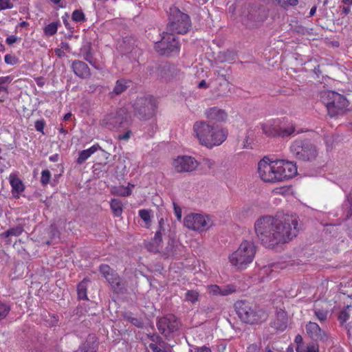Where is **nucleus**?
Here are the masks:
<instances>
[{
	"label": "nucleus",
	"mask_w": 352,
	"mask_h": 352,
	"mask_svg": "<svg viewBox=\"0 0 352 352\" xmlns=\"http://www.w3.org/2000/svg\"><path fill=\"white\" fill-rule=\"evenodd\" d=\"M254 231L261 243L267 248L285 243L296 237L298 232V218L286 214L281 217L263 216L254 223Z\"/></svg>",
	"instance_id": "nucleus-1"
},
{
	"label": "nucleus",
	"mask_w": 352,
	"mask_h": 352,
	"mask_svg": "<svg viewBox=\"0 0 352 352\" xmlns=\"http://www.w3.org/2000/svg\"><path fill=\"white\" fill-rule=\"evenodd\" d=\"M258 174L264 182L276 183L295 176L297 174V166L292 162L271 160L265 157L258 163Z\"/></svg>",
	"instance_id": "nucleus-2"
},
{
	"label": "nucleus",
	"mask_w": 352,
	"mask_h": 352,
	"mask_svg": "<svg viewBox=\"0 0 352 352\" xmlns=\"http://www.w3.org/2000/svg\"><path fill=\"white\" fill-rule=\"evenodd\" d=\"M192 136L200 145L211 149L220 146L226 141L228 131L218 125L199 120L192 124Z\"/></svg>",
	"instance_id": "nucleus-3"
},
{
	"label": "nucleus",
	"mask_w": 352,
	"mask_h": 352,
	"mask_svg": "<svg viewBox=\"0 0 352 352\" xmlns=\"http://www.w3.org/2000/svg\"><path fill=\"white\" fill-rule=\"evenodd\" d=\"M256 252V245L249 240L243 241L239 248L230 254V265L238 270H245L254 261Z\"/></svg>",
	"instance_id": "nucleus-4"
},
{
	"label": "nucleus",
	"mask_w": 352,
	"mask_h": 352,
	"mask_svg": "<svg viewBox=\"0 0 352 352\" xmlns=\"http://www.w3.org/2000/svg\"><path fill=\"white\" fill-rule=\"evenodd\" d=\"M234 308L239 318L246 323H257L265 320L267 318L265 311L247 301L236 302Z\"/></svg>",
	"instance_id": "nucleus-5"
},
{
	"label": "nucleus",
	"mask_w": 352,
	"mask_h": 352,
	"mask_svg": "<svg viewBox=\"0 0 352 352\" xmlns=\"http://www.w3.org/2000/svg\"><path fill=\"white\" fill-rule=\"evenodd\" d=\"M168 29L173 33L186 34L191 28L190 16L182 12L178 8H170Z\"/></svg>",
	"instance_id": "nucleus-6"
},
{
	"label": "nucleus",
	"mask_w": 352,
	"mask_h": 352,
	"mask_svg": "<svg viewBox=\"0 0 352 352\" xmlns=\"http://www.w3.org/2000/svg\"><path fill=\"white\" fill-rule=\"evenodd\" d=\"M131 122V113L126 108H121L104 116L100 121V124L111 130L117 127H125L129 125Z\"/></svg>",
	"instance_id": "nucleus-7"
},
{
	"label": "nucleus",
	"mask_w": 352,
	"mask_h": 352,
	"mask_svg": "<svg viewBox=\"0 0 352 352\" xmlns=\"http://www.w3.org/2000/svg\"><path fill=\"white\" fill-rule=\"evenodd\" d=\"M322 99L325 104L328 113L331 117L342 113L348 106L346 98L335 91L323 92Z\"/></svg>",
	"instance_id": "nucleus-8"
},
{
	"label": "nucleus",
	"mask_w": 352,
	"mask_h": 352,
	"mask_svg": "<svg viewBox=\"0 0 352 352\" xmlns=\"http://www.w3.org/2000/svg\"><path fill=\"white\" fill-rule=\"evenodd\" d=\"M291 153L298 160H314L318 154L315 145L308 141L296 140L290 146Z\"/></svg>",
	"instance_id": "nucleus-9"
},
{
	"label": "nucleus",
	"mask_w": 352,
	"mask_h": 352,
	"mask_svg": "<svg viewBox=\"0 0 352 352\" xmlns=\"http://www.w3.org/2000/svg\"><path fill=\"white\" fill-rule=\"evenodd\" d=\"M134 114L140 119H146L154 113L157 107L155 99L151 96L138 98L133 104Z\"/></svg>",
	"instance_id": "nucleus-10"
},
{
	"label": "nucleus",
	"mask_w": 352,
	"mask_h": 352,
	"mask_svg": "<svg viewBox=\"0 0 352 352\" xmlns=\"http://www.w3.org/2000/svg\"><path fill=\"white\" fill-rule=\"evenodd\" d=\"M179 43L176 36L170 33H163L161 41L155 43V50L162 55L177 54L179 51Z\"/></svg>",
	"instance_id": "nucleus-11"
},
{
	"label": "nucleus",
	"mask_w": 352,
	"mask_h": 352,
	"mask_svg": "<svg viewBox=\"0 0 352 352\" xmlns=\"http://www.w3.org/2000/svg\"><path fill=\"white\" fill-rule=\"evenodd\" d=\"M184 226L195 231H204L211 226L210 219L208 216L201 214H190L184 218Z\"/></svg>",
	"instance_id": "nucleus-12"
},
{
	"label": "nucleus",
	"mask_w": 352,
	"mask_h": 352,
	"mask_svg": "<svg viewBox=\"0 0 352 352\" xmlns=\"http://www.w3.org/2000/svg\"><path fill=\"white\" fill-rule=\"evenodd\" d=\"M172 166L177 173L191 172L199 166L195 157L189 155H180L173 160Z\"/></svg>",
	"instance_id": "nucleus-13"
},
{
	"label": "nucleus",
	"mask_w": 352,
	"mask_h": 352,
	"mask_svg": "<svg viewBox=\"0 0 352 352\" xmlns=\"http://www.w3.org/2000/svg\"><path fill=\"white\" fill-rule=\"evenodd\" d=\"M179 322L175 316L170 315L159 320L157 327L159 331L165 336H168L179 328Z\"/></svg>",
	"instance_id": "nucleus-14"
},
{
	"label": "nucleus",
	"mask_w": 352,
	"mask_h": 352,
	"mask_svg": "<svg viewBox=\"0 0 352 352\" xmlns=\"http://www.w3.org/2000/svg\"><path fill=\"white\" fill-rule=\"evenodd\" d=\"M305 330L313 340L324 342L328 338L327 333L316 322H309L305 326Z\"/></svg>",
	"instance_id": "nucleus-15"
},
{
	"label": "nucleus",
	"mask_w": 352,
	"mask_h": 352,
	"mask_svg": "<svg viewBox=\"0 0 352 352\" xmlns=\"http://www.w3.org/2000/svg\"><path fill=\"white\" fill-rule=\"evenodd\" d=\"M208 292L212 296H228L234 293L236 288L232 285H226L220 287L217 285H210L207 286Z\"/></svg>",
	"instance_id": "nucleus-16"
},
{
	"label": "nucleus",
	"mask_w": 352,
	"mask_h": 352,
	"mask_svg": "<svg viewBox=\"0 0 352 352\" xmlns=\"http://www.w3.org/2000/svg\"><path fill=\"white\" fill-rule=\"evenodd\" d=\"M206 118L217 122H223L227 119L228 115L226 112L216 107L208 109L205 111Z\"/></svg>",
	"instance_id": "nucleus-17"
},
{
	"label": "nucleus",
	"mask_w": 352,
	"mask_h": 352,
	"mask_svg": "<svg viewBox=\"0 0 352 352\" xmlns=\"http://www.w3.org/2000/svg\"><path fill=\"white\" fill-rule=\"evenodd\" d=\"M313 311L320 322L325 321L329 314L327 303L325 302H316Z\"/></svg>",
	"instance_id": "nucleus-18"
},
{
	"label": "nucleus",
	"mask_w": 352,
	"mask_h": 352,
	"mask_svg": "<svg viewBox=\"0 0 352 352\" xmlns=\"http://www.w3.org/2000/svg\"><path fill=\"white\" fill-rule=\"evenodd\" d=\"M72 69L75 74L82 78H85L90 76V71L87 65L82 61H74L72 63Z\"/></svg>",
	"instance_id": "nucleus-19"
},
{
	"label": "nucleus",
	"mask_w": 352,
	"mask_h": 352,
	"mask_svg": "<svg viewBox=\"0 0 352 352\" xmlns=\"http://www.w3.org/2000/svg\"><path fill=\"white\" fill-rule=\"evenodd\" d=\"M287 325V316L284 311H280L277 313L276 318L272 322V327L279 331H283Z\"/></svg>",
	"instance_id": "nucleus-20"
},
{
	"label": "nucleus",
	"mask_w": 352,
	"mask_h": 352,
	"mask_svg": "<svg viewBox=\"0 0 352 352\" xmlns=\"http://www.w3.org/2000/svg\"><path fill=\"white\" fill-rule=\"evenodd\" d=\"M102 150L101 147L98 144H95L90 148L82 150L79 152L78 157L76 160V162L78 164L84 163L89 157H91L96 151Z\"/></svg>",
	"instance_id": "nucleus-21"
},
{
	"label": "nucleus",
	"mask_w": 352,
	"mask_h": 352,
	"mask_svg": "<svg viewBox=\"0 0 352 352\" xmlns=\"http://www.w3.org/2000/svg\"><path fill=\"white\" fill-rule=\"evenodd\" d=\"M263 133L268 137L278 136V122H267L261 124Z\"/></svg>",
	"instance_id": "nucleus-22"
},
{
	"label": "nucleus",
	"mask_w": 352,
	"mask_h": 352,
	"mask_svg": "<svg viewBox=\"0 0 352 352\" xmlns=\"http://www.w3.org/2000/svg\"><path fill=\"white\" fill-rule=\"evenodd\" d=\"M9 180L12 188L13 196L14 197H19V194L24 190V185L22 181L15 175H10Z\"/></svg>",
	"instance_id": "nucleus-23"
},
{
	"label": "nucleus",
	"mask_w": 352,
	"mask_h": 352,
	"mask_svg": "<svg viewBox=\"0 0 352 352\" xmlns=\"http://www.w3.org/2000/svg\"><path fill=\"white\" fill-rule=\"evenodd\" d=\"M152 342L149 344V348L153 352H167V351L164 349V342L162 340V338L157 336L153 335L150 337Z\"/></svg>",
	"instance_id": "nucleus-24"
},
{
	"label": "nucleus",
	"mask_w": 352,
	"mask_h": 352,
	"mask_svg": "<svg viewBox=\"0 0 352 352\" xmlns=\"http://www.w3.org/2000/svg\"><path fill=\"white\" fill-rule=\"evenodd\" d=\"M164 225L165 221L163 218H161L159 221V229L156 232L155 237L153 239V242L156 245V247L153 249H151V250L158 251L159 245L162 241V232L164 231Z\"/></svg>",
	"instance_id": "nucleus-25"
},
{
	"label": "nucleus",
	"mask_w": 352,
	"mask_h": 352,
	"mask_svg": "<svg viewBox=\"0 0 352 352\" xmlns=\"http://www.w3.org/2000/svg\"><path fill=\"white\" fill-rule=\"evenodd\" d=\"M295 132V127L292 124H288L287 125L279 126L278 125V136L282 138H286L292 135Z\"/></svg>",
	"instance_id": "nucleus-26"
},
{
	"label": "nucleus",
	"mask_w": 352,
	"mask_h": 352,
	"mask_svg": "<svg viewBox=\"0 0 352 352\" xmlns=\"http://www.w3.org/2000/svg\"><path fill=\"white\" fill-rule=\"evenodd\" d=\"M100 271L104 276V277L107 280L111 285H114V281L113 280V276L116 273H114L110 267L107 265H101L100 267Z\"/></svg>",
	"instance_id": "nucleus-27"
},
{
	"label": "nucleus",
	"mask_w": 352,
	"mask_h": 352,
	"mask_svg": "<svg viewBox=\"0 0 352 352\" xmlns=\"http://www.w3.org/2000/svg\"><path fill=\"white\" fill-rule=\"evenodd\" d=\"M131 82L124 79L117 80L116 86L113 89V92L116 95H119L124 92L129 86Z\"/></svg>",
	"instance_id": "nucleus-28"
},
{
	"label": "nucleus",
	"mask_w": 352,
	"mask_h": 352,
	"mask_svg": "<svg viewBox=\"0 0 352 352\" xmlns=\"http://www.w3.org/2000/svg\"><path fill=\"white\" fill-rule=\"evenodd\" d=\"M87 280L85 278L80 282L77 287V292L78 298L80 300H87Z\"/></svg>",
	"instance_id": "nucleus-29"
},
{
	"label": "nucleus",
	"mask_w": 352,
	"mask_h": 352,
	"mask_svg": "<svg viewBox=\"0 0 352 352\" xmlns=\"http://www.w3.org/2000/svg\"><path fill=\"white\" fill-rule=\"evenodd\" d=\"M133 188V185L129 184L127 187L119 186L114 188L111 192L115 195L125 197L131 195Z\"/></svg>",
	"instance_id": "nucleus-30"
},
{
	"label": "nucleus",
	"mask_w": 352,
	"mask_h": 352,
	"mask_svg": "<svg viewBox=\"0 0 352 352\" xmlns=\"http://www.w3.org/2000/svg\"><path fill=\"white\" fill-rule=\"evenodd\" d=\"M111 208L116 217H120L122 213V204L118 200L113 199L110 203Z\"/></svg>",
	"instance_id": "nucleus-31"
},
{
	"label": "nucleus",
	"mask_w": 352,
	"mask_h": 352,
	"mask_svg": "<svg viewBox=\"0 0 352 352\" xmlns=\"http://www.w3.org/2000/svg\"><path fill=\"white\" fill-rule=\"evenodd\" d=\"M319 347L317 344L309 343L307 346L298 345L296 346V352H318Z\"/></svg>",
	"instance_id": "nucleus-32"
},
{
	"label": "nucleus",
	"mask_w": 352,
	"mask_h": 352,
	"mask_svg": "<svg viewBox=\"0 0 352 352\" xmlns=\"http://www.w3.org/2000/svg\"><path fill=\"white\" fill-rule=\"evenodd\" d=\"M151 210L142 209L138 211L140 217L144 221L145 226L149 228L151 225Z\"/></svg>",
	"instance_id": "nucleus-33"
},
{
	"label": "nucleus",
	"mask_w": 352,
	"mask_h": 352,
	"mask_svg": "<svg viewBox=\"0 0 352 352\" xmlns=\"http://www.w3.org/2000/svg\"><path fill=\"white\" fill-rule=\"evenodd\" d=\"M59 25L58 22H52L48 24L43 30L45 34L48 36L54 35L57 32Z\"/></svg>",
	"instance_id": "nucleus-34"
},
{
	"label": "nucleus",
	"mask_w": 352,
	"mask_h": 352,
	"mask_svg": "<svg viewBox=\"0 0 352 352\" xmlns=\"http://www.w3.org/2000/svg\"><path fill=\"white\" fill-rule=\"evenodd\" d=\"M12 76H6L0 77V91L8 93V85L11 83L13 80Z\"/></svg>",
	"instance_id": "nucleus-35"
},
{
	"label": "nucleus",
	"mask_w": 352,
	"mask_h": 352,
	"mask_svg": "<svg viewBox=\"0 0 352 352\" xmlns=\"http://www.w3.org/2000/svg\"><path fill=\"white\" fill-rule=\"evenodd\" d=\"M199 297V292L196 290H188L185 294V299L187 301L195 303L198 301Z\"/></svg>",
	"instance_id": "nucleus-36"
},
{
	"label": "nucleus",
	"mask_w": 352,
	"mask_h": 352,
	"mask_svg": "<svg viewBox=\"0 0 352 352\" xmlns=\"http://www.w3.org/2000/svg\"><path fill=\"white\" fill-rule=\"evenodd\" d=\"M23 231V228L21 226H17L14 228H12L7 230L6 232L3 233V235L6 237H8L10 236H19Z\"/></svg>",
	"instance_id": "nucleus-37"
},
{
	"label": "nucleus",
	"mask_w": 352,
	"mask_h": 352,
	"mask_svg": "<svg viewBox=\"0 0 352 352\" xmlns=\"http://www.w3.org/2000/svg\"><path fill=\"white\" fill-rule=\"evenodd\" d=\"M72 19L76 22H83L85 21V16L82 10H76L72 13Z\"/></svg>",
	"instance_id": "nucleus-38"
},
{
	"label": "nucleus",
	"mask_w": 352,
	"mask_h": 352,
	"mask_svg": "<svg viewBox=\"0 0 352 352\" xmlns=\"http://www.w3.org/2000/svg\"><path fill=\"white\" fill-rule=\"evenodd\" d=\"M51 178V173L48 170H43L41 172V182L43 185L47 184Z\"/></svg>",
	"instance_id": "nucleus-39"
},
{
	"label": "nucleus",
	"mask_w": 352,
	"mask_h": 352,
	"mask_svg": "<svg viewBox=\"0 0 352 352\" xmlns=\"http://www.w3.org/2000/svg\"><path fill=\"white\" fill-rule=\"evenodd\" d=\"M5 63L10 65H14L19 63V59L15 56L6 54L4 57Z\"/></svg>",
	"instance_id": "nucleus-40"
},
{
	"label": "nucleus",
	"mask_w": 352,
	"mask_h": 352,
	"mask_svg": "<svg viewBox=\"0 0 352 352\" xmlns=\"http://www.w3.org/2000/svg\"><path fill=\"white\" fill-rule=\"evenodd\" d=\"M9 311L10 307L7 305L0 302V321L6 317Z\"/></svg>",
	"instance_id": "nucleus-41"
},
{
	"label": "nucleus",
	"mask_w": 352,
	"mask_h": 352,
	"mask_svg": "<svg viewBox=\"0 0 352 352\" xmlns=\"http://www.w3.org/2000/svg\"><path fill=\"white\" fill-rule=\"evenodd\" d=\"M113 280L114 281V285H111V287L116 292L120 291L122 289L121 280L117 274H114V276H113Z\"/></svg>",
	"instance_id": "nucleus-42"
},
{
	"label": "nucleus",
	"mask_w": 352,
	"mask_h": 352,
	"mask_svg": "<svg viewBox=\"0 0 352 352\" xmlns=\"http://www.w3.org/2000/svg\"><path fill=\"white\" fill-rule=\"evenodd\" d=\"M12 7L10 0H0V10L11 9Z\"/></svg>",
	"instance_id": "nucleus-43"
},
{
	"label": "nucleus",
	"mask_w": 352,
	"mask_h": 352,
	"mask_svg": "<svg viewBox=\"0 0 352 352\" xmlns=\"http://www.w3.org/2000/svg\"><path fill=\"white\" fill-rule=\"evenodd\" d=\"M124 317L126 318L127 320H129L133 325H135V326H136L138 327H140L142 326V322L140 320H138V318H133V317H132L130 315L126 314L124 316Z\"/></svg>",
	"instance_id": "nucleus-44"
},
{
	"label": "nucleus",
	"mask_w": 352,
	"mask_h": 352,
	"mask_svg": "<svg viewBox=\"0 0 352 352\" xmlns=\"http://www.w3.org/2000/svg\"><path fill=\"white\" fill-rule=\"evenodd\" d=\"M349 318V314L346 310L342 311L338 316V319L341 323L345 322Z\"/></svg>",
	"instance_id": "nucleus-45"
},
{
	"label": "nucleus",
	"mask_w": 352,
	"mask_h": 352,
	"mask_svg": "<svg viewBox=\"0 0 352 352\" xmlns=\"http://www.w3.org/2000/svg\"><path fill=\"white\" fill-rule=\"evenodd\" d=\"M45 122L43 120H37L35 122V129L36 131L43 133Z\"/></svg>",
	"instance_id": "nucleus-46"
},
{
	"label": "nucleus",
	"mask_w": 352,
	"mask_h": 352,
	"mask_svg": "<svg viewBox=\"0 0 352 352\" xmlns=\"http://www.w3.org/2000/svg\"><path fill=\"white\" fill-rule=\"evenodd\" d=\"M261 346L256 344H250L247 347L246 352H260Z\"/></svg>",
	"instance_id": "nucleus-47"
},
{
	"label": "nucleus",
	"mask_w": 352,
	"mask_h": 352,
	"mask_svg": "<svg viewBox=\"0 0 352 352\" xmlns=\"http://www.w3.org/2000/svg\"><path fill=\"white\" fill-rule=\"evenodd\" d=\"M278 269L277 265H273L272 266L265 267L262 270V273L263 274H268L270 272H272L274 271L276 272V270Z\"/></svg>",
	"instance_id": "nucleus-48"
},
{
	"label": "nucleus",
	"mask_w": 352,
	"mask_h": 352,
	"mask_svg": "<svg viewBox=\"0 0 352 352\" xmlns=\"http://www.w3.org/2000/svg\"><path fill=\"white\" fill-rule=\"evenodd\" d=\"M19 41V38L14 35H10L6 38V42L8 45H11Z\"/></svg>",
	"instance_id": "nucleus-49"
},
{
	"label": "nucleus",
	"mask_w": 352,
	"mask_h": 352,
	"mask_svg": "<svg viewBox=\"0 0 352 352\" xmlns=\"http://www.w3.org/2000/svg\"><path fill=\"white\" fill-rule=\"evenodd\" d=\"M174 205V212L178 220H181L182 219V209L179 206H177L175 204Z\"/></svg>",
	"instance_id": "nucleus-50"
},
{
	"label": "nucleus",
	"mask_w": 352,
	"mask_h": 352,
	"mask_svg": "<svg viewBox=\"0 0 352 352\" xmlns=\"http://www.w3.org/2000/svg\"><path fill=\"white\" fill-rule=\"evenodd\" d=\"M174 242L172 241L171 243H169L168 247H170V250H168L167 256H174L177 255L175 250H173V248L174 247Z\"/></svg>",
	"instance_id": "nucleus-51"
},
{
	"label": "nucleus",
	"mask_w": 352,
	"mask_h": 352,
	"mask_svg": "<svg viewBox=\"0 0 352 352\" xmlns=\"http://www.w3.org/2000/svg\"><path fill=\"white\" fill-rule=\"evenodd\" d=\"M131 135V131H127L125 133L119 135L120 140H128Z\"/></svg>",
	"instance_id": "nucleus-52"
},
{
	"label": "nucleus",
	"mask_w": 352,
	"mask_h": 352,
	"mask_svg": "<svg viewBox=\"0 0 352 352\" xmlns=\"http://www.w3.org/2000/svg\"><path fill=\"white\" fill-rule=\"evenodd\" d=\"M285 8L287 6H296L298 3V0H285Z\"/></svg>",
	"instance_id": "nucleus-53"
},
{
	"label": "nucleus",
	"mask_w": 352,
	"mask_h": 352,
	"mask_svg": "<svg viewBox=\"0 0 352 352\" xmlns=\"http://www.w3.org/2000/svg\"><path fill=\"white\" fill-rule=\"evenodd\" d=\"M295 342L298 345H304L302 343V337L300 335H297L295 338Z\"/></svg>",
	"instance_id": "nucleus-54"
},
{
	"label": "nucleus",
	"mask_w": 352,
	"mask_h": 352,
	"mask_svg": "<svg viewBox=\"0 0 352 352\" xmlns=\"http://www.w3.org/2000/svg\"><path fill=\"white\" fill-rule=\"evenodd\" d=\"M351 7L349 6H346L342 8V12L344 15H347L351 12Z\"/></svg>",
	"instance_id": "nucleus-55"
},
{
	"label": "nucleus",
	"mask_w": 352,
	"mask_h": 352,
	"mask_svg": "<svg viewBox=\"0 0 352 352\" xmlns=\"http://www.w3.org/2000/svg\"><path fill=\"white\" fill-rule=\"evenodd\" d=\"M55 53L59 57L64 56V52L62 49L57 48L55 50Z\"/></svg>",
	"instance_id": "nucleus-56"
},
{
	"label": "nucleus",
	"mask_w": 352,
	"mask_h": 352,
	"mask_svg": "<svg viewBox=\"0 0 352 352\" xmlns=\"http://www.w3.org/2000/svg\"><path fill=\"white\" fill-rule=\"evenodd\" d=\"M205 162H206V164L208 165V166L210 168H212L214 164V162L209 159L205 160Z\"/></svg>",
	"instance_id": "nucleus-57"
},
{
	"label": "nucleus",
	"mask_w": 352,
	"mask_h": 352,
	"mask_svg": "<svg viewBox=\"0 0 352 352\" xmlns=\"http://www.w3.org/2000/svg\"><path fill=\"white\" fill-rule=\"evenodd\" d=\"M280 6L285 8V0H274Z\"/></svg>",
	"instance_id": "nucleus-58"
},
{
	"label": "nucleus",
	"mask_w": 352,
	"mask_h": 352,
	"mask_svg": "<svg viewBox=\"0 0 352 352\" xmlns=\"http://www.w3.org/2000/svg\"><path fill=\"white\" fill-rule=\"evenodd\" d=\"M345 6H352V0H342Z\"/></svg>",
	"instance_id": "nucleus-59"
},
{
	"label": "nucleus",
	"mask_w": 352,
	"mask_h": 352,
	"mask_svg": "<svg viewBox=\"0 0 352 352\" xmlns=\"http://www.w3.org/2000/svg\"><path fill=\"white\" fill-rule=\"evenodd\" d=\"M198 87L199 88H205L207 87L206 82L205 80H201L199 83Z\"/></svg>",
	"instance_id": "nucleus-60"
},
{
	"label": "nucleus",
	"mask_w": 352,
	"mask_h": 352,
	"mask_svg": "<svg viewBox=\"0 0 352 352\" xmlns=\"http://www.w3.org/2000/svg\"><path fill=\"white\" fill-rule=\"evenodd\" d=\"M61 48L63 50H67V49H69V45L67 43H62Z\"/></svg>",
	"instance_id": "nucleus-61"
},
{
	"label": "nucleus",
	"mask_w": 352,
	"mask_h": 352,
	"mask_svg": "<svg viewBox=\"0 0 352 352\" xmlns=\"http://www.w3.org/2000/svg\"><path fill=\"white\" fill-rule=\"evenodd\" d=\"M72 117V113H66L65 116H64V120H69L70 118Z\"/></svg>",
	"instance_id": "nucleus-62"
},
{
	"label": "nucleus",
	"mask_w": 352,
	"mask_h": 352,
	"mask_svg": "<svg viewBox=\"0 0 352 352\" xmlns=\"http://www.w3.org/2000/svg\"><path fill=\"white\" fill-rule=\"evenodd\" d=\"M316 7H313L311 10H310V12H309V14L310 16H313L316 13Z\"/></svg>",
	"instance_id": "nucleus-63"
},
{
	"label": "nucleus",
	"mask_w": 352,
	"mask_h": 352,
	"mask_svg": "<svg viewBox=\"0 0 352 352\" xmlns=\"http://www.w3.org/2000/svg\"><path fill=\"white\" fill-rule=\"evenodd\" d=\"M203 352H211L210 349L204 346V348L203 349H201Z\"/></svg>",
	"instance_id": "nucleus-64"
}]
</instances>
